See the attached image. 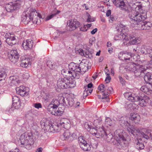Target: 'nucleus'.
Here are the masks:
<instances>
[{
  "label": "nucleus",
  "mask_w": 152,
  "mask_h": 152,
  "mask_svg": "<svg viewBox=\"0 0 152 152\" xmlns=\"http://www.w3.org/2000/svg\"><path fill=\"white\" fill-rule=\"evenodd\" d=\"M41 125L42 128L45 130L53 133L59 132L61 128L68 129L71 127L70 121L66 118H62L59 122L55 124L50 123L48 121L43 122L42 123Z\"/></svg>",
  "instance_id": "1"
},
{
  "label": "nucleus",
  "mask_w": 152,
  "mask_h": 152,
  "mask_svg": "<svg viewBox=\"0 0 152 152\" xmlns=\"http://www.w3.org/2000/svg\"><path fill=\"white\" fill-rule=\"evenodd\" d=\"M37 17L40 19L42 18V20L43 18L40 13L36 12L35 9H32L31 8H28L26 12L23 13L22 18V21L25 24H27L32 20L33 23L38 25L40 24L41 20H39L37 19Z\"/></svg>",
  "instance_id": "2"
},
{
  "label": "nucleus",
  "mask_w": 152,
  "mask_h": 152,
  "mask_svg": "<svg viewBox=\"0 0 152 152\" xmlns=\"http://www.w3.org/2000/svg\"><path fill=\"white\" fill-rule=\"evenodd\" d=\"M142 7L141 3L136 2L133 5V8L135 9V10L130 12L131 10L129 12H129L128 16L129 18L132 21L134 22L137 25V26L142 22L143 19L145 18L140 13L142 10Z\"/></svg>",
  "instance_id": "3"
},
{
  "label": "nucleus",
  "mask_w": 152,
  "mask_h": 152,
  "mask_svg": "<svg viewBox=\"0 0 152 152\" xmlns=\"http://www.w3.org/2000/svg\"><path fill=\"white\" fill-rule=\"evenodd\" d=\"M69 67L70 70L68 71L69 73L71 74L74 78L77 79L79 78L81 72H85L88 69L87 64L83 61L79 64L71 62L69 65Z\"/></svg>",
  "instance_id": "4"
},
{
  "label": "nucleus",
  "mask_w": 152,
  "mask_h": 152,
  "mask_svg": "<svg viewBox=\"0 0 152 152\" xmlns=\"http://www.w3.org/2000/svg\"><path fill=\"white\" fill-rule=\"evenodd\" d=\"M128 129L129 131L131 132V134L137 137V139L138 140V142L137 143V147H138L140 149H143L144 148L143 143L141 142L142 139H147L151 138L152 140V133L148 132L147 134H145L138 129L130 128H129Z\"/></svg>",
  "instance_id": "5"
},
{
  "label": "nucleus",
  "mask_w": 152,
  "mask_h": 152,
  "mask_svg": "<svg viewBox=\"0 0 152 152\" xmlns=\"http://www.w3.org/2000/svg\"><path fill=\"white\" fill-rule=\"evenodd\" d=\"M33 137L32 134L31 133L25 132L22 134L20 138L21 147L27 149H31L34 143Z\"/></svg>",
  "instance_id": "6"
},
{
  "label": "nucleus",
  "mask_w": 152,
  "mask_h": 152,
  "mask_svg": "<svg viewBox=\"0 0 152 152\" xmlns=\"http://www.w3.org/2000/svg\"><path fill=\"white\" fill-rule=\"evenodd\" d=\"M123 131L122 129H118L114 132L115 139L117 142V148L119 149L125 145V142L126 140L123 134Z\"/></svg>",
  "instance_id": "7"
},
{
  "label": "nucleus",
  "mask_w": 152,
  "mask_h": 152,
  "mask_svg": "<svg viewBox=\"0 0 152 152\" xmlns=\"http://www.w3.org/2000/svg\"><path fill=\"white\" fill-rule=\"evenodd\" d=\"M99 91L96 92L98 93H103V96L102 97V99L106 98L107 101H109V99L107 98L108 94H109L113 92V89L111 87H108L107 85H105L101 84L98 87Z\"/></svg>",
  "instance_id": "8"
},
{
  "label": "nucleus",
  "mask_w": 152,
  "mask_h": 152,
  "mask_svg": "<svg viewBox=\"0 0 152 152\" xmlns=\"http://www.w3.org/2000/svg\"><path fill=\"white\" fill-rule=\"evenodd\" d=\"M125 29L124 28L121 30V33L120 34L115 36L114 37V39L115 40H123V43L124 45H126L129 42L130 39L133 38V36H131L129 33H126L124 31Z\"/></svg>",
  "instance_id": "9"
},
{
  "label": "nucleus",
  "mask_w": 152,
  "mask_h": 152,
  "mask_svg": "<svg viewBox=\"0 0 152 152\" xmlns=\"http://www.w3.org/2000/svg\"><path fill=\"white\" fill-rule=\"evenodd\" d=\"M57 86L58 88L60 89H65L74 87L73 84L70 83L69 80L65 77L59 79L57 81Z\"/></svg>",
  "instance_id": "10"
},
{
  "label": "nucleus",
  "mask_w": 152,
  "mask_h": 152,
  "mask_svg": "<svg viewBox=\"0 0 152 152\" xmlns=\"http://www.w3.org/2000/svg\"><path fill=\"white\" fill-rule=\"evenodd\" d=\"M113 2L121 10L126 12H129L131 10V7L128 4L125 3L123 0H113Z\"/></svg>",
  "instance_id": "11"
},
{
  "label": "nucleus",
  "mask_w": 152,
  "mask_h": 152,
  "mask_svg": "<svg viewBox=\"0 0 152 152\" xmlns=\"http://www.w3.org/2000/svg\"><path fill=\"white\" fill-rule=\"evenodd\" d=\"M77 138L76 134L73 133L71 134L69 130H66L61 136V138L63 140H69V141H72Z\"/></svg>",
  "instance_id": "12"
},
{
  "label": "nucleus",
  "mask_w": 152,
  "mask_h": 152,
  "mask_svg": "<svg viewBox=\"0 0 152 152\" xmlns=\"http://www.w3.org/2000/svg\"><path fill=\"white\" fill-rule=\"evenodd\" d=\"M78 142L80 148L84 151H88L91 150V147L90 145L87 142L83 137L80 136L79 137Z\"/></svg>",
  "instance_id": "13"
},
{
  "label": "nucleus",
  "mask_w": 152,
  "mask_h": 152,
  "mask_svg": "<svg viewBox=\"0 0 152 152\" xmlns=\"http://www.w3.org/2000/svg\"><path fill=\"white\" fill-rule=\"evenodd\" d=\"M20 4L17 2H10L6 4L5 8L7 11L9 12H12L15 10L17 8H19Z\"/></svg>",
  "instance_id": "14"
},
{
  "label": "nucleus",
  "mask_w": 152,
  "mask_h": 152,
  "mask_svg": "<svg viewBox=\"0 0 152 152\" xmlns=\"http://www.w3.org/2000/svg\"><path fill=\"white\" fill-rule=\"evenodd\" d=\"M67 24L69 27V30L72 31L79 27L80 23L76 20L71 19L67 21Z\"/></svg>",
  "instance_id": "15"
},
{
  "label": "nucleus",
  "mask_w": 152,
  "mask_h": 152,
  "mask_svg": "<svg viewBox=\"0 0 152 152\" xmlns=\"http://www.w3.org/2000/svg\"><path fill=\"white\" fill-rule=\"evenodd\" d=\"M8 57L12 62L15 63L18 61L19 55L16 50H12L10 51V53L9 54Z\"/></svg>",
  "instance_id": "16"
},
{
  "label": "nucleus",
  "mask_w": 152,
  "mask_h": 152,
  "mask_svg": "<svg viewBox=\"0 0 152 152\" xmlns=\"http://www.w3.org/2000/svg\"><path fill=\"white\" fill-rule=\"evenodd\" d=\"M141 52L143 54L149 55V57L151 59L149 64H152V49L149 46L143 45L142 47Z\"/></svg>",
  "instance_id": "17"
},
{
  "label": "nucleus",
  "mask_w": 152,
  "mask_h": 152,
  "mask_svg": "<svg viewBox=\"0 0 152 152\" xmlns=\"http://www.w3.org/2000/svg\"><path fill=\"white\" fill-rule=\"evenodd\" d=\"M130 118L127 117V116H125L122 117L120 120V123L123 126H126L127 127V130L129 131V133H131L128 130V129L129 128L135 129L132 127H129V126H130L131 124L130 121Z\"/></svg>",
  "instance_id": "18"
},
{
  "label": "nucleus",
  "mask_w": 152,
  "mask_h": 152,
  "mask_svg": "<svg viewBox=\"0 0 152 152\" xmlns=\"http://www.w3.org/2000/svg\"><path fill=\"white\" fill-rule=\"evenodd\" d=\"M17 93L22 96H27L28 94V88L23 86H20L16 88Z\"/></svg>",
  "instance_id": "19"
},
{
  "label": "nucleus",
  "mask_w": 152,
  "mask_h": 152,
  "mask_svg": "<svg viewBox=\"0 0 152 152\" xmlns=\"http://www.w3.org/2000/svg\"><path fill=\"white\" fill-rule=\"evenodd\" d=\"M124 95L126 99L132 102L138 101L139 99H140V97L135 96L134 94H132L130 92L125 93Z\"/></svg>",
  "instance_id": "20"
},
{
  "label": "nucleus",
  "mask_w": 152,
  "mask_h": 152,
  "mask_svg": "<svg viewBox=\"0 0 152 152\" xmlns=\"http://www.w3.org/2000/svg\"><path fill=\"white\" fill-rule=\"evenodd\" d=\"M61 103H62V102H61L60 100L59 102L57 100H55L54 102L52 101L48 107V111L50 113L51 111L54 112L56 110V109L60 103L61 104Z\"/></svg>",
  "instance_id": "21"
},
{
  "label": "nucleus",
  "mask_w": 152,
  "mask_h": 152,
  "mask_svg": "<svg viewBox=\"0 0 152 152\" xmlns=\"http://www.w3.org/2000/svg\"><path fill=\"white\" fill-rule=\"evenodd\" d=\"M152 26V24L151 22L146 21H143L139 24L137 27L138 29L141 30H149Z\"/></svg>",
  "instance_id": "22"
},
{
  "label": "nucleus",
  "mask_w": 152,
  "mask_h": 152,
  "mask_svg": "<svg viewBox=\"0 0 152 152\" xmlns=\"http://www.w3.org/2000/svg\"><path fill=\"white\" fill-rule=\"evenodd\" d=\"M33 41L31 39L24 40L22 44V46L26 50L31 49L33 46Z\"/></svg>",
  "instance_id": "23"
},
{
  "label": "nucleus",
  "mask_w": 152,
  "mask_h": 152,
  "mask_svg": "<svg viewBox=\"0 0 152 152\" xmlns=\"http://www.w3.org/2000/svg\"><path fill=\"white\" fill-rule=\"evenodd\" d=\"M147 69V67L145 66L142 65L137 66L136 70L134 71L135 75L138 76L141 75L142 73H145V72Z\"/></svg>",
  "instance_id": "24"
},
{
  "label": "nucleus",
  "mask_w": 152,
  "mask_h": 152,
  "mask_svg": "<svg viewBox=\"0 0 152 152\" xmlns=\"http://www.w3.org/2000/svg\"><path fill=\"white\" fill-rule=\"evenodd\" d=\"M60 102H62V104L64 105H66L69 107H72L74 104V101L73 99L71 98H68L66 99L65 101L64 97H62L60 99Z\"/></svg>",
  "instance_id": "25"
},
{
  "label": "nucleus",
  "mask_w": 152,
  "mask_h": 152,
  "mask_svg": "<svg viewBox=\"0 0 152 152\" xmlns=\"http://www.w3.org/2000/svg\"><path fill=\"white\" fill-rule=\"evenodd\" d=\"M85 128L89 131L90 133L93 135L95 136L96 137V134L97 131L98 127L96 126L95 128H94L88 124H86L85 125Z\"/></svg>",
  "instance_id": "26"
},
{
  "label": "nucleus",
  "mask_w": 152,
  "mask_h": 152,
  "mask_svg": "<svg viewBox=\"0 0 152 152\" xmlns=\"http://www.w3.org/2000/svg\"><path fill=\"white\" fill-rule=\"evenodd\" d=\"M106 133L105 129L103 126H102L101 127H98L96 137L99 138L100 137H104L106 134Z\"/></svg>",
  "instance_id": "27"
},
{
  "label": "nucleus",
  "mask_w": 152,
  "mask_h": 152,
  "mask_svg": "<svg viewBox=\"0 0 152 152\" xmlns=\"http://www.w3.org/2000/svg\"><path fill=\"white\" fill-rule=\"evenodd\" d=\"M130 120L134 121L135 123H138L140 120V116L137 113H131L130 115Z\"/></svg>",
  "instance_id": "28"
},
{
  "label": "nucleus",
  "mask_w": 152,
  "mask_h": 152,
  "mask_svg": "<svg viewBox=\"0 0 152 152\" xmlns=\"http://www.w3.org/2000/svg\"><path fill=\"white\" fill-rule=\"evenodd\" d=\"M145 81L151 85L152 88V74L148 73L144 77Z\"/></svg>",
  "instance_id": "29"
},
{
  "label": "nucleus",
  "mask_w": 152,
  "mask_h": 152,
  "mask_svg": "<svg viewBox=\"0 0 152 152\" xmlns=\"http://www.w3.org/2000/svg\"><path fill=\"white\" fill-rule=\"evenodd\" d=\"M6 42L8 45L12 46L13 45L16 44V40L14 35H12L10 39L6 40Z\"/></svg>",
  "instance_id": "30"
},
{
  "label": "nucleus",
  "mask_w": 152,
  "mask_h": 152,
  "mask_svg": "<svg viewBox=\"0 0 152 152\" xmlns=\"http://www.w3.org/2000/svg\"><path fill=\"white\" fill-rule=\"evenodd\" d=\"M10 79L11 80L10 83L12 86H16L20 83V81L15 76H10Z\"/></svg>",
  "instance_id": "31"
},
{
  "label": "nucleus",
  "mask_w": 152,
  "mask_h": 152,
  "mask_svg": "<svg viewBox=\"0 0 152 152\" xmlns=\"http://www.w3.org/2000/svg\"><path fill=\"white\" fill-rule=\"evenodd\" d=\"M64 110L61 107H59L57 110L54 112L51 111V113L52 115L56 116H61L63 114Z\"/></svg>",
  "instance_id": "32"
},
{
  "label": "nucleus",
  "mask_w": 152,
  "mask_h": 152,
  "mask_svg": "<svg viewBox=\"0 0 152 152\" xmlns=\"http://www.w3.org/2000/svg\"><path fill=\"white\" fill-rule=\"evenodd\" d=\"M140 90L147 94H150L152 93V90L148 88L146 86H142L140 88Z\"/></svg>",
  "instance_id": "33"
},
{
  "label": "nucleus",
  "mask_w": 152,
  "mask_h": 152,
  "mask_svg": "<svg viewBox=\"0 0 152 152\" xmlns=\"http://www.w3.org/2000/svg\"><path fill=\"white\" fill-rule=\"evenodd\" d=\"M131 36H133L134 37L133 38L130 39L128 42H130V40L132 39L131 41V43L132 45H135V44H138L140 43V39L138 37H135L133 35L129 33Z\"/></svg>",
  "instance_id": "34"
},
{
  "label": "nucleus",
  "mask_w": 152,
  "mask_h": 152,
  "mask_svg": "<svg viewBox=\"0 0 152 152\" xmlns=\"http://www.w3.org/2000/svg\"><path fill=\"white\" fill-rule=\"evenodd\" d=\"M135 64L132 63L128 64L126 66L127 69L130 71L134 72V71L136 70V66H135Z\"/></svg>",
  "instance_id": "35"
},
{
  "label": "nucleus",
  "mask_w": 152,
  "mask_h": 152,
  "mask_svg": "<svg viewBox=\"0 0 152 152\" xmlns=\"http://www.w3.org/2000/svg\"><path fill=\"white\" fill-rule=\"evenodd\" d=\"M104 124H105V125L107 127L110 126L112 124V121L111 119L109 117H106Z\"/></svg>",
  "instance_id": "36"
},
{
  "label": "nucleus",
  "mask_w": 152,
  "mask_h": 152,
  "mask_svg": "<svg viewBox=\"0 0 152 152\" xmlns=\"http://www.w3.org/2000/svg\"><path fill=\"white\" fill-rule=\"evenodd\" d=\"M124 54H125V56L124 57H123V60L125 61L129 60L132 56L131 53L129 52L125 51L124 52Z\"/></svg>",
  "instance_id": "37"
},
{
  "label": "nucleus",
  "mask_w": 152,
  "mask_h": 152,
  "mask_svg": "<svg viewBox=\"0 0 152 152\" xmlns=\"http://www.w3.org/2000/svg\"><path fill=\"white\" fill-rule=\"evenodd\" d=\"M84 56L86 58H92L93 56L92 53L88 50H86V51H85Z\"/></svg>",
  "instance_id": "38"
},
{
  "label": "nucleus",
  "mask_w": 152,
  "mask_h": 152,
  "mask_svg": "<svg viewBox=\"0 0 152 152\" xmlns=\"http://www.w3.org/2000/svg\"><path fill=\"white\" fill-rule=\"evenodd\" d=\"M104 137V138L105 139L107 142H109L113 137V135L110 133L107 135L106 133V134Z\"/></svg>",
  "instance_id": "39"
},
{
  "label": "nucleus",
  "mask_w": 152,
  "mask_h": 152,
  "mask_svg": "<svg viewBox=\"0 0 152 152\" xmlns=\"http://www.w3.org/2000/svg\"><path fill=\"white\" fill-rule=\"evenodd\" d=\"M47 66L51 69H54L56 66V64L55 63H53L50 61H48L47 63Z\"/></svg>",
  "instance_id": "40"
},
{
  "label": "nucleus",
  "mask_w": 152,
  "mask_h": 152,
  "mask_svg": "<svg viewBox=\"0 0 152 152\" xmlns=\"http://www.w3.org/2000/svg\"><path fill=\"white\" fill-rule=\"evenodd\" d=\"M138 101H139V104L142 107L145 106L146 104V102L142 97H140Z\"/></svg>",
  "instance_id": "41"
},
{
  "label": "nucleus",
  "mask_w": 152,
  "mask_h": 152,
  "mask_svg": "<svg viewBox=\"0 0 152 152\" xmlns=\"http://www.w3.org/2000/svg\"><path fill=\"white\" fill-rule=\"evenodd\" d=\"M102 119L100 118L94 121V123L96 125V126H98L99 125H100L102 124Z\"/></svg>",
  "instance_id": "42"
},
{
  "label": "nucleus",
  "mask_w": 152,
  "mask_h": 152,
  "mask_svg": "<svg viewBox=\"0 0 152 152\" xmlns=\"http://www.w3.org/2000/svg\"><path fill=\"white\" fill-rule=\"evenodd\" d=\"M20 63H25L26 62L27 63H29L30 59L28 58H26L25 56H22L21 58Z\"/></svg>",
  "instance_id": "43"
},
{
  "label": "nucleus",
  "mask_w": 152,
  "mask_h": 152,
  "mask_svg": "<svg viewBox=\"0 0 152 152\" xmlns=\"http://www.w3.org/2000/svg\"><path fill=\"white\" fill-rule=\"evenodd\" d=\"M12 107H14L15 109H18L21 106L20 102H18V103H12Z\"/></svg>",
  "instance_id": "44"
},
{
  "label": "nucleus",
  "mask_w": 152,
  "mask_h": 152,
  "mask_svg": "<svg viewBox=\"0 0 152 152\" xmlns=\"http://www.w3.org/2000/svg\"><path fill=\"white\" fill-rule=\"evenodd\" d=\"M12 103H18V102H20L19 98L15 96L12 97Z\"/></svg>",
  "instance_id": "45"
},
{
  "label": "nucleus",
  "mask_w": 152,
  "mask_h": 152,
  "mask_svg": "<svg viewBox=\"0 0 152 152\" xmlns=\"http://www.w3.org/2000/svg\"><path fill=\"white\" fill-rule=\"evenodd\" d=\"M5 76V72L4 71H0V81L4 79Z\"/></svg>",
  "instance_id": "46"
},
{
  "label": "nucleus",
  "mask_w": 152,
  "mask_h": 152,
  "mask_svg": "<svg viewBox=\"0 0 152 152\" xmlns=\"http://www.w3.org/2000/svg\"><path fill=\"white\" fill-rule=\"evenodd\" d=\"M124 52H122L119 53L118 54V58L121 60H123V57H124L125 54H124Z\"/></svg>",
  "instance_id": "47"
},
{
  "label": "nucleus",
  "mask_w": 152,
  "mask_h": 152,
  "mask_svg": "<svg viewBox=\"0 0 152 152\" xmlns=\"http://www.w3.org/2000/svg\"><path fill=\"white\" fill-rule=\"evenodd\" d=\"M119 27L120 28H122V29H125V30H124V31H126V33H127L128 30V29L126 28V26L125 25L122 24V23H120L119 24Z\"/></svg>",
  "instance_id": "48"
},
{
  "label": "nucleus",
  "mask_w": 152,
  "mask_h": 152,
  "mask_svg": "<svg viewBox=\"0 0 152 152\" xmlns=\"http://www.w3.org/2000/svg\"><path fill=\"white\" fill-rule=\"evenodd\" d=\"M111 79V78L109 74H107V77L106 78L105 81L106 83H108L110 82Z\"/></svg>",
  "instance_id": "49"
},
{
  "label": "nucleus",
  "mask_w": 152,
  "mask_h": 152,
  "mask_svg": "<svg viewBox=\"0 0 152 152\" xmlns=\"http://www.w3.org/2000/svg\"><path fill=\"white\" fill-rule=\"evenodd\" d=\"M88 19L87 20V22H89L94 21V19L92 18H91V16L90 15H88Z\"/></svg>",
  "instance_id": "50"
},
{
  "label": "nucleus",
  "mask_w": 152,
  "mask_h": 152,
  "mask_svg": "<svg viewBox=\"0 0 152 152\" xmlns=\"http://www.w3.org/2000/svg\"><path fill=\"white\" fill-rule=\"evenodd\" d=\"M34 107L37 109H39V108H41L42 107V106L41 103H35L34 104Z\"/></svg>",
  "instance_id": "51"
},
{
  "label": "nucleus",
  "mask_w": 152,
  "mask_h": 152,
  "mask_svg": "<svg viewBox=\"0 0 152 152\" xmlns=\"http://www.w3.org/2000/svg\"><path fill=\"white\" fill-rule=\"evenodd\" d=\"M56 15V14L54 13L48 16L45 19L46 20H49L53 18V17L55 16Z\"/></svg>",
  "instance_id": "52"
},
{
  "label": "nucleus",
  "mask_w": 152,
  "mask_h": 152,
  "mask_svg": "<svg viewBox=\"0 0 152 152\" xmlns=\"http://www.w3.org/2000/svg\"><path fill=\"white\" fill-rule=\"evenodd\" d=\"M29 63H27L26 62L24 63L23 62L20 63V66L22 67H26L27 66Z\"/></svg>",
  "instance_id": "53"
},
{
  "label": "nucleus",
  "mask_w": 152,
  "mask_h": 152,
  "mask_svg": "<svg viewBox=\"0 0 152 152\" xmlns=\"http://www.w3.org/2000/svg\"><path fill=\"white\" fill-rule=\"evenodd\" d=\"M80 29L81 31H87V28L86 26V25H84L80 28Z\"/></svg>",
  "instance_id": "54"
},
{
  "label": "nucleus",
  "mask_w": 152,
  "mask_h": 152,
  "mask_svg": "<svg viewBox=\"0 0 152 152\" xmlns=\"http://www.w3.org/2000/svg\"><path fill=\"white\" fill-rule=\"evenodd\" d=\"M95 38H91L89 39V42L92 45L95 42Z\"/></svg>",
  "instance_id": "55"
},
{
  "label": "nucleus",
  "mask_w": 152,
  "mask_h": 152,
  "mask_svg": "<svg viewBox=\"0 0 152 152\" xmlns=\"http://www.w3.org/2000/svg\"><path fill=\"white\" fill-rule=\"evenodd\" d=\"M12 35L13 34H11L10 33L6 34L5 36V37L6 39V40H7L8 39H10Z\"/></svg>",
  "instance_id": "56"
},
{
  "label": "nucleus",
  "mask_w": 152,
  "mask_h": 152,
  "mask_svg": "<svg viewBox=\"0 0 152 152\" xmlns=\"http://www.w3.org/2000/svg\"><path fill=\"white\" fill-rule=\"evenodd\" d=\"M78 51L80 55H81L82 56H84V55L85 52L83 50V49H80L79 50H78Z\"/></svg>",
  "instance_id": "57"
},
{
  "label": "nucleus",
  "mask_w": 152,
  "mask_h": 152,
  "mask_svg": "<svg viewBox=\"0 0 152 152\" xmlns=\"http://www.w3.org/2000/svg\"><path fill=\"white\" fill-rule=\"evenodd\" d=\"M115 18L113 15H110L109 21L110 22H112L115 20Z\"/></svg>",
  "instance_id": "58"
},
{
  "label": "nucleus",
  "mask_w": 152,
  "mask_h": 152,
  "mask_svg": "<svg viewBox=\"0 0 152 152\" xmlns=\"http://www.w3.org/2000/svg\"><path fill=\"white\" fill-rule=\"evenodd\" d=\"M97 31V28H95L92 30L91 32V34H94Z\"/></svg>",
  "instance_id": "59"
},
{
  "label": "nucleus",
  "mask_w": 152,
  "mask_h": 152,
  "mask_svg": "<svg viewBox=\"0 0 152 152\" xmlns=\"http://www.w3.org/2000/svg\"><path fill=\"white\" fill-rule=\"evenodd\" d=\"M111 13V11L110 10H108L107 12L106 15L107 16H109L110 15Z\"/></svg>",
  "instance_id": "60"
},
{
  "label": "nucleus",
  "mask_w": 152,
  "mask_h": 152,
  "mask_svg": "<svg viewBox=\"0 0 152 152\" xmlns=\"http://www.w3.org/2000/svg\"><path fill=\"white\" fill-rule=\"evenodd\" d=\"M42 148H38L36 150V152H42Z\"/></svg>",
  "instance_id": "61"
},
{
  "label": "nucleus",
  "mask_w": 152,
  "mask_h": 152,
  "mask_svg": "<svg viewBox=\"0 0 152 152\" xmlns=\"http://www.w3.org/2000/svg\"><path fill=\"white\" fill-rule=\"evenodd\" d=\"M93 85L91 83L88 84L87 85V88H91V87Z\"/></svg>",
  "instance_id": "62"
},
{
  "label": "nucleus",
  "mask_w": 152,
  "mask_h": 152,
  "mask_svg": "<svg viewBox=\"0 0 152 152\" xmlns=\"http://www.w3.org/2000/svg\"><path fill=\"white\" fill-rule=\"evenodd\" d=\"M83 7L84 8H85L86 10H88V7L86 6V4H84L83 5Z\"/></svg>",
  "instance_id": "63"
},
{
  "label": "nucleus",
  "mask_w": 152,
  "mask_h": 152,
  "mask_svg": "<svg viewBox=\"0 0 152 152\" xmlns=\"http://www.w3.org/2000/svg\"><path fill=\"white\" fill-rule=\"evenodd\" d=\"M9 152H21L18 149H16L13 151H10Z\"/></svg>",
  "instance_id": "64"
}]
</instances>
